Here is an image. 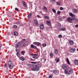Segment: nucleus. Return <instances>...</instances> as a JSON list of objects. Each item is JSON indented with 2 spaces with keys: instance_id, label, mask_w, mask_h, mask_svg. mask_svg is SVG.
Returning a JSON list of instances; mask_svg holds the SVG:
<instances>
[{
  "instance_id": "nucleus-22",
  "label": "nucleus",
  "mask_w": 78,
  "mask_h": 78,
  "mask_svg": "<svg viewBox=\"0 0 78 78\" xmlns=\"http://www.w3.org/2000/svg\"><path fill=\"white\" fill-rule=\"evenodd\" d=\"M66 61H67V62L68 63V64L69 65H70V63L68 59V58H66Z\"/></svg>"
},
{
  "instance_id": "nucleus-57",
  "label": "nucleus",
  "mask_w": 78,
  "mask_h": 78,
  "mask_svg": "<svg viewBox=\"0 0 78 78\" xmlns=\"http://www.w3.org/2000/svg\"><path fill=\"white\" fill-rule=\"evenodd\" d=\"M76 51H78V48L77 49Z\"/></svg>"
},
{
  "instance_id": "nucleus-46",
  "label": "nucleus",
  "mask_w": 78,
  "mask_h": 78,
  "mask_svg": "<svg viewBox=\"0 0 78 78\" xmlns=\"http://www.w3.org/2000/svg\"><path fill=\"white\" fill-rule=\"evenodd\" d=\"M56 3L58 5H60V3L59 2H56Z\"/></svg>"
},
{
  "instance_id": "nucleus-4",
  "label": "nucleus",
  "mask_w": 78,
  "mask_h": 78,
  "mask_svg": "<svg viewBox=\"0 0 78 78\" xmlns=\"http://www.w3.org/2000/svg\"><path fill=\"white\" fill-rule=\"evenodd\" d=\"M69 51L70 52L73 53L76 51V49L75 48H71L69 49Z\"/></svg>"
},
{
  "instance_id": "nucleus-16",
  "label": "nucleus",
  "mask_w": 78,
  "mask_h": 78,
  "mask_svg": "<svg viewBox=\"0 0 78 78\" xmlns=\"http://www.w3.org/2000/svg\"><path fill=\"white\" fill-rule=\"evenodd\" d=\"M40 28L41 30L44 29V26L43 24H41L40 26Z\"/></svg>"
},
{
  "instance_id": "nucleus-37",
  "label": "nucleus",
  "mask_w": 78,
  "mask_h": 78,
  "mask_svg": "<svg viewBox=\"0 0 78 78\" xmlns=\"http://www.w3.org/2000/svg\"><path fill=\"white\" fill-rule=\"evenodd\" d=\"M17 27V26L16 25H15L13 26V28L15 29Z\"/></svg>"
},
{
  "instance_id": "nucleus-13",
  "label": "nucleus",
  "mask_w": 78,
  "mask_h": 78,
  "mask_svg": "<svg viewBox=\"0 0 78 78\" xmlns=\"http://www.w3.org/2000/svg\"><path fill=\"white\" fill-rule=\"evenodd\" d=\"M34 22L35 24L37 26H38V21L36 20H35Z\"/></svg>"
},
{
  "instance_id": "nucleus-25",
  "label": "nucleus",
  "mask_w": 78,
  "mask_h": 78,
  "mask_svg": "<svg viewBox=\"0 0 78 78\" xmlns=\"http://www.w3.org/2000/svg\"><path fill=\"white\" fill-rule=\"evenodd\" d=\"M30 47H31V48L32 49H34V46L33 44H31Z\"/></svg>"
},
{
  "instance_id": "nucleus-6",
  "label": "nucleus",
  "mask_w": 78,
  "mask_h": 78,
  "mask_svg": "<svg viewBox=\"0 0 78 78\" xmlns=\"http://www.w3.org/2000/svg\"><path fill=\"white\" fill-rule=\"evenodd\" d=\"M28 42L27 41H25L24 42V44H23V47H26V46H27L28 45Z\"/></svg>"
},
{
  "instance_id": "nucleus-18",
  "label": "nucleus",
  "mask_w": 78,
  "mask_h": 78,
  "mask_svg": "<svg viewBox=\"0 0 78 78\" xmlns=\"http://www.w3.org/2000/svg\"><path fill=\"white\" fill-rule=\"evenodd\" d=\"M32 58L34 59H38L39 58L38 56H33Z\"/></svg>"
},
{
  "instance_id": "nucleus-8",
  "label": "nucleus",
  "mask_w": 78,
  "mask_h": 78,
  "mask_svg": "<svg viewBox=\"0 0 78 78\" xmlns=\"http://www.w3.org/2000/svg\"><path fill=\"white\" fill-rule=\"evenodd\" d=\"M33 44L39 46L41 44V43L39 42H34Z\"/></svg>"
},
{
  "instance_id": "nucleus-11",
  "label": "nucleus",
  "mask_w": 78,
  "mask_h": 78,
  "mask_svg": "<svg viewBox=\"0 0 78 78\" xmlns=\"http://www.w3.org/2000/svg\"><path fill=\"white\" fill-rule=\"evenodd\" d=\"M73 73V72L72 69H71L69 71V73H68V74L69 75L72 74Z\"/></svg>"
},
{
  "instance_id": "nucleus-40",
  "label": "nucleus",
  "mask_w": 78,
  "mask_h": 78,
  "mask_svg": "<svg viewBox=\"0 0 78 78\" xmlns=\"http://www.w3.org/2000/svg\"><path fill=\"white\" fill-rule=\"evenodd\" d=\"M25 54V52L23 51H21V54H22V55H24Z\"/></svg>"
},
{
  "instance_id": "nucleus-3",
  "label": "nucleus",
  "mask_w": 78,
  "mask_h": 78,
  "mask_svg": "<svg viewBox=\"0 0 78 78\" xmlns=\"http://www.w3.org/2000/svg\"><path fill=\"white\" fill-rule=\"evenodd\" d=\"M66 21L69 23H72L73 21V18H71L69 17H68L66 19Z\"/></svg>"
},
{
  "instance_id": "nucleus-7",
  "label": "nucleus",
  "mask_w": 78,
  "mask_h": 78,
  "mask_svg": "<svg viewBox=\"0 0 78 78\" xmlns=\"http://www.w3.org/2000/svg\"><path fill=\"white\" fill-rule=\"evenodd\" d=\"M46 23L48 26H51V21L47 20Z\"/></svg>"
},
{
  "instance_id": "nucleus-9",
  "label": "nucleus",
  "mask_w": 78,
  "mask_h": 78,
  "mask_svg": "<svg viewBox=\"0 0 78 78\" xmlns=\"http://www.w3.org/2000/svg\"><path fill=\"white\" fill-rule=\"evenodd\" d=\"M59 30L60 31H66V28L65 27L60 28H59Z\"/></svg>"
},
{
  "instance_id": "nucleus-21",
  "label": "nucleus",
  "mask_w": 78,
  "mask_h": 78,
  "mask_svg": "<svg viewBox=\"0 0 78 78\" xmlns=\"http://www.w3.org/2000/svg\"><path fill=\"white\" fill-rule=\"evenodd\" d=\"M44 8L43 9L45 10V11L46 12H48L47 8L46 7H45V6H44Z\"/></svg>"
},
{
  "instance_id": "nucleus-53",
  "label": "nucleus",
  "mask_w": 78,
  "mask_h": 78,
  "mask_svg": "<svg viewBox=\"0 0 78 78\" xmlns=\"http://www.w3.org/2000/svg\"><path fill=\"white\" fill-rule=\"evenodd\" d=\"M37 48V47L36 46H34V49H36Z\"/></svg>"
},
{
  "instance_id": "nucleus-42",
  "label": "nucleus",
  "mask_w": 78,
  "mask_h": 78,
  "mask_svg": "<svg viewBox=\"0 0 78 78\" xmlns=\"http://www.w3.org/2000/svg\"><path fill=\"white\" fill-rule=\"evenodd\" d=\"M60 10H63V7H60Z\"/></svg>"
},
{
  "instance_id": "nucleus-27",
  "label": "nucleus",
  "mask_w": 78,
  "mask_h": 78,
  "mask_svg": "<svg viewBox=\"0 0 78 78\" xmlns=\"http://www.w3.org/2000/svg\"><path fill=\"white\" fill-rule=\"evenodd\" d=\"M69 15L72 17H73L75 16V15L72 13H69Z\"/></svg>"
},
{
  "instance_id": "nucleus-34",
  "label": "nucleus",
  "mask_w": 78,
  "mask_h": 78,
  "mask_svg": "<svg viewBox=\"0 0 78 78\" xmlns=\"http://www.w3.org/2000/svg\"><path fill=\"white\" fill-rule=\"evenodd\" d=\"M52 9V12L54 13H55L56 12V10L55 9Z\"/></svg>"
},
{
  "instance_id": "nucleus-1",
  "label": "nucleus",
  "mask_w": 78,
  "mask_h": 78,
  "mask_svg": "<svg viewBox=\"0 0 78 78\" xmlns=\"http://www.w3.org/2000/svg\"><path fill=\"white\" fill-rule=\"evenodd\" d=\"M41 66L39 64L36 65H35V68L32 69L31 70L34 71H38L39 70V68L38 67H40Z\"/></svg>"
},
{
  "instance_id": "nucleus-51",
  "label": "nucleus",
  "mask_w": 78,
  "mask_h": 78,
  "mask_svg": "<svg viewBox=\"0 0 78 78\" xmlns=\"http://www.w3.org/2000/svg\"><path fill=\"white\" fill-rule=\"evenodd\" d=\"M28 66L29 67H31L32 66V64H29L28 65Z\"/></svg>"
},
{
  "instance_id": "nucleus-35",
  "label": "nucleus",
  "mask_w": 78,
  "mask_h": 78,
  "mask_svg": "<svg viewBox=\"0 0 78 78\" xmlns=\"http://www.w3.org/2000/svg\"><path fill=\"white\" fill-rule=\"evenodd\" d=\"M61 13V11H57V14H58V15H59Z\"/></svg>"
},
{
  "instance_id": "nucleus-59",
  "label": "nucleus",
  "mask_w": 78,
  "mask_h": 78,
  "mask_svg": "<svg viewBox=\"0 0 78 78\" xmlns=\"http://www.w3.org/2000/svg\"><path fill=\"white\" fill-rule=\"evenodd\" d=\"M10 78H12V77H10Z\"/></svg>"
},
{
  "instance_id": "nucleus-10",
  "label": "nucleus",
  "mask_w": 78,
  "mask_h": 78,
  "mask_svg": "<svg viewBox=\"0 0 78 78\" xmlns=\"http://www.w3.org/2000/svg\"><path fill=\"white\" fill-rule=\"evenodd\" d=\"M20 42H19L18 43L16 44V46H15V48H16V49H17L18 47L20 46Z\"/></svg>"
},
{
  "instance_id": "nucleus-44",
  "label": "nucleus",
  "mask_w": 78,
  "mask_h": 78,
  "mask_svg": "<svg viewBox=\"0 0 78 78\" xmlns=\"http://www.w3.org/2000/svg\"><path fill=\"white\" fill-rule=\"evenodd\" d=\"M58 27H61V24L60 23H58Z\"/></svg>"
},
{
  "instance_id": "nucleus-38",
  "label": "nucleus",
  "mask_w": 78,
  "mask_h": 78,
  "mask_svg": "<svg viewBox=\"0 0 78 78\" xmlns=\"http://www.w3.org/2000/svg\"><path fill=\"white\" fill-rule=\"evenodd\" d=\"M52 75H50L48 76V78H52Z\"/></svg>"
},
{
  "instance_id": "nucleus-29",
  "label": "nucleus",
  "mask_w": 78,
  "mask_h": 78,
  "mask_svg": "<svg viewBox=\"0 0 78 78\" xmlns=\"http://www.w3.org/2000/svg\"><path fill=\"white\" fill-rule=\"evenodd\" d=\"M57 72V71L56 70H54L53 73L54 74H56Z\"/></svg>"
},
{
  "instance_id": "nucleus-43",
  "label": "nucleus",
  "mask_w": 78,
  "mask_h": 78,
  "mask_svg": "<svg viewBox=\"0 0 78 78\" xmlns=\"http://www.w3.org/2000/svg\"><path fill=\"white\" fill-rule=\"evenodd\" d=\"M31 55L33 56H38V55L37 54H32V55Z\"/></svg>"
},
{
  "instance_id": "nucleus-2",
  "label": "nucleus",
  "mask_w": 78,
  "mask_h": 78,
  "mask_svg": "<svg viewBox=\"0 0 78 78\" xmlns=\"http://www.w3.org/2000/svg\"><path fill=\"white\" fill-rule=\"evenodd\" d=\"M8 66H9V67L10 69H12L14 66V65L12 62L11 61H9L8 62Z\"/></svg>"
},
{
  "instance_id": "nucleus-33",
  "label": "nucleus",
  "mask_w": 78,
  "mask_h": 78,
  "mask_svg": "<svg viewBox=\"0 0 78 78\" xmlns=\"http://www.w3.org/2000/svg\"><path fill=\"white\" fill-rule=\"evenodd\" d=\"M58 37L59 38H62V35L61 34H59L58 35Z\"/></svg>"
},
{
  "instance_id": "nucleus-55",
  "label": "nucleus",
  "mask_w": 78,
  "mask_h": 78,
  "mask_svg": "<svg viewBox=\"0 0 78 78\" xmlns=\"http://www.w3.org/2000/svg\"><path fill=\"white\" fill-rule=\"evenodd\" d=\"M51 2H53L55 1V0H51Z\"/></svg>"
},
{
  "instance_id": "nucleus-12",
  "label": "nucleus",
  "mask_w": 78,
  "mask_h": 78,
  "mask_svg": "<svg viewBox=\"0 0 78 78\" xmlns=\"http://www.w3.org/2000/svg\"><path fill=\"white\" fill-rule=\"evenodd\" d=\"M23 5L25 8L27 7V4L25 2L23 1Z\"/></svg>"
},
{
  "instance_id": "nucleus-41",
  "label": "nucleus",
  "mask_w": 78,
  "mask_h": 78,
  "mask_svg": "<svg viewBox=\"0 0 78 78\" xmlns=\"http://www.w3.org/2000/svg\"><path fill=\"white\" fill-rule=\"evenodd\" d=\"M42 46L43 47H46V44H42Z\"/></svg>"
},
{
  "instance_id": "nucleus-58",
  "label": "nucleus",
  "mask_w": 78,
  "mask_h": 78,
  "mask_svg": "<svg viewBox=\"0 0 78 78\" xmlns=\"http://www.w3.org/2000/svg\"><path fill=\"white\" fill-rule=\"evenodd\" d=\"M48 29H49V28H48Z\"/></svg>"
},
{
  "instance_id": "nucleus-47",
  "label": "nucleus",
  "mask_w": 78,
  "mask_h": 78,
  "mask_svg": "<svg viewBox=\"0 0 78 78\" xmlns=\"http://www.w3.org/2000/svg\"><path fill=\"white\" fill-rule=\"evenodd\" d=\"M50 55L51 57H52L53 55V54L52 53L50 54Z\"/></svg>"
},
{
  "instance_id": "nucleus-31",
  "label": "nucleus",
  "mask_w": 78,
  "mask_h": 78,
  "mask_svg": "<svg viewBox=\"0 0 78 78\" xmlns=\"http://www.w3.org/2000/svg\"><path fill=\"white\" fill-rule=\"evenodd\" d=\"M44 18L45 19H47V20H48L49 17L47 16H46L44 17Z\"/></svg>"
},
{
  "instance_id": "nucleus-60",
  "label": "nucleus",
  "mask_w": 78,
  "mask_h": 78,
  "mask_svg": "<svg viewBox=\"0 0 78 78\" xmlns=\"http://www.w3.org/2000/svg\"><path fill=\"white\" fill-rule=\"evenodd\" d=\"M31 60H32V59H31Z\"/></svg>"
},
{
  "instance_id": "nucleus-56",
  "label": "nucleus",
  "mask_w": 78,
  "mask_h": 78,
  "mask_svg": "<svg viewBox=\"0 0 78 78\" xmlns=\"http://www.w3.org/2000/svg\"><path fill=\"white\" fill-rule=\"evenodd\" d=\"M18 51V50L17 49H15V51H16V52H17Z\"/></svg>"
},
{
  "instance_id": "nucleus-17",
  "label": "nucleus",
  "mask_w": 78,
  "mask_h": 78,
  "mask_svg": "<svg viewBox=\"0 0 78 78\" xmlns=\"http://www.w3.org/2000/svg\"><path fill=\"white\" fill-rule=\"evenodd\" d=\"M74 63H75V65H78V60H75L74 61Z\"/></svg>"
},
{
  "instance_id": "nucleus-20",
  "label": "nucleus",
  "mask_w": 78,
  "mask_h": 78,
  "mask_svg": "<svg viewBox=\"0 0 78 78\" xmlns=\"http://www.w3.org/2000/svg\"><path fill=\"white\" fill-rule=\"evenodd\" d=\"M32 14L31 13H30L29 14V15L27 16V17L28 18H30L31 17Z\"/></svg>"
},
{
  "instance_id": "nucleus-32",
  "label": "nucleus",
  "mask_w": 78,
  "mask_h": 78,
  "mask_svg": "<svg viewBox=\"0 0 78 78\" xmlns=\"http://www.w3.org/2000/svg\"><path fill=\"white\" fill-rule=\"evenodd\" d=\"M16 56H17L18 57H20V54L18 52H16Z\"/></svg>"
},
{
  "instance_id": "nucleus-15",
  "label": "nucleus",
  "mask_w": 78,
  "mask_h": 78,
  "mask_svg": "<svg viewBox=\"0 0 78 78\" xmlns=\"http://www.w3.org/2000/svg\"><path fill=\"white\" fill-rule=\"evenodd\" d=\"M69 42L71 45H72L73 44L74 42L72 40L69 41Z\"/></svg>"
},
{
  "instance_id": "nucleus-24",
  "label": "nucleus",
  "mask_w": 78,
  "mask_h": 78,
  "mask_svg": "<svg viewBox=\"0 0 78 78\" xmlns=\"http://www.w3.org/2000/svg\"><path fill=\"white\" fill-rule=\"evenodd\" d=\"M14 34L15 35V36H18V33L17 32H14Z\"/></svg>"
},
{
  "instance_id": "nucleus-26",
  "label": "nucleus",
  "mask_w": 78,
  "mask_h": 78,
  "mask_svg": "<svg viewBox=\"0 0 78 78\" xmlns=\"http://www.w3.org/2000/svg\"><path fill=\"white\" fill-rule=\"evenodd\" d=\"M55 55H56L58 53V50L57 49H56L55 51Z\"/></svg>"
},
{
  "instance_id": "nucleus-19",
  "label": "nucleus",
  "mask_w": 78,
  "mask_h": 78,
  "mask_svg": "<svg viewBox=\"0 0 78 78\" xmlns=\"http://www.w3.org/2000/svg\"><path fill=\"white\" fill-rule=\"evenodd\" d=\"M73 20H74L75 22H78V19L76 18L75 17L73 18Z\"/></svg>"
},
{
  "instance_id": "nucleus-39",
  "label": "nucleus",
  "mask_w": 78,
  "mask_h": 78,
  "mask_svg": "<svg viewBox=\"0 0 78 78\" xmlns=\"http://www.w3.org/2000/svg\"><path fill=\"white\" fill-rule=\"evenodd\" d=\"M26 41V39H23L22 40V42H24Z\"/></svg>"
},
{
  "instance_id": "nucleus-50",
  "label": "nucleus",
  "mask_w": 78,
  "mask_h": 78,
  "mask_svg": "<svg viewBox=\"0 0 78 78\" xmlns=\"http://www.w3.org/2000/svg\"><path fill=\"white\" fill-rule=\"evenodd\" d=\"M37 17H38V18H40V15H37Z\"/></svg>"
},
{
  "instance_id": "nucleus-52",
  "label": "nucleus",
  "mask_w": 78,
  "mask_h": 78,
  "mask_svg": "<svg viewBox=\"0 0 78 78\" xmlns=\"http://www.w3.org/2000/svg\"><path fill=\"white\" fill-rule=\"evenodd\" d=\"M40 13L41 14V15H42L43 14V13L41 11H40Z\"/></svg>"
},
{
  "instance_id": "nucleus-5",
  "label": "nucleus",
  "mask_w": 78,
  "mask_h": 78,
  "mask_svg": "<svg viewBox=\"0 0 78 78\" xmlns=\"http://www.w3.org/2000/svg\"><path fill=\"white\" fill-rule=\"evenodd\" d=\"M67 66L65 64H64L62 65V68L64 70L66 69H67Z\"/></svg>"
},
{
  "instance_id": "nucleus-45",
  "label": "nucleus",
  "mask_w": 78,
  "mask_h": 78,
  "mask_svg": "<svg viewBox=\"0 0 78 78\" xmlns=\"http://www.w3.org/2000/svg\"><path fill=\"white\" fill-rule=\"evenodd\" d=\"M4 67H5V68L7 67V65L6 64H4Z\"/></svg>"
},
{
  "instance_id": "nucleus-28",
  "label": "nucleus",
  "mask_w": 78,
  "mask_h": 78,
  "mask_svg": "<svg viewBox=\"0 0 78 78\" xmlns=\"http://www.w3.org/2000/svg\"><path fill=\"white\" fill-rule=\"evenodd\" d=\"M20 60H21L22 61H23L25 60V59L23 58H22V57H20Z\"/></svg>"
},
{
  "instance_id": "nucleus-54",
  "label": "nucleus",
  "mask_w": 78,
  "mask_h": 78,
  "mask_svg": "<svg viewBox=\"0 0 78 78\" xmlns=\"http://www.w3.org/2000/svg\"><path fill=\"white\" fill-rule=\"evenodd\" d=\"M31 63H32V64H36V63L35 62H32Z\"/></svg>"
},
{
  "instance_id": "nucleus-23",
  "label": "nucleus",
  "mask_w": 78,
  "mask_h": 78,
  "mask_svg": "<svg viewBox=\"0 0 78 78\" xmlns=\"http://www.w3.org/2000/svg\"><path fill=\"white\" fill-rule=\"evenodd\" d=\"M64 73L66 74H67L69 73L68 72L66 69H64Z\"/></svg>"
},
{
  "instance_id": "nucleus-30",
  "label": "nucleus",
  "mask_w": 78,
  "mask_h": 78,
  "mask_svg": "<svg viewBox=\"0 0 78 78\" xmlns=\"http://www.w3.org/2000/svg\"><path fill=\"white\" fill-rule=\"evenodd\" d=\"M62 18H61L59 17L58 18V20L59 21H62Z\"/></svg>"
},
{
  "instance_id": "nucleus-49",
  "label": "nucleus",
  "mask_w": 78,
  "mask_h": 78,
  "mask_svg": "<svg viewBox=\"0 0 78 78\" xmlns=\"http://www.w3.org/2000/svg\"><path fill=\"white\" fill-rule=\"evenodd\" d=\"M75 27L76 28H78V24H76L75 25Z\"/></svg>"
},
{
  "instance_id": "nucleus-48",
  "label": "nucleus",
  "mask_w": 78,
  "mask_h": 78,
  "mask_svg": "<svg viewBox=\"0 0 78 78\" xmlns=\"http://www.w3.org/2000/svg\"><path fill=\"white\" fill-rule=\"evenodd\" d=\"M15 10L17 11H19V9L17 8H15Z\"/></svg>"
},
{
  "instance_id": "nucleus-14",
  "label": "nucleus",
  "mask_w": 78,
  "mask_h": 78,
  "mask_svg": "<svg viewBox=\"0 0 78 78\" xmlns=\"http://www.w3.org/2000/svg\"><path fill=\"white\" fill-rule=\"evenodd\" d=\"M72 11L74 13H76L77 12V9H73L72 10Z\"/></svg>"
},
{
  "instance_id": "nucleus-36",
  "label": "nucleus",
  "mask_w": 78,
  "mask_h": 78,
  "mask_svg": "<svg viewBox=\"0 0 78 78\" xmlns=\"http://www.w3.org/2000/svg\"><path fill=\"white\" fill-rule=\"evenodd\" d=\"M60 59H56V63H58L59 62Z\"/></svg>"
},
{
  "instance_id": "nucleus-61",
  "label": "nucleus",
  "mask_w": 78,
  "mask_h": 78,
  "mask_svg": "<svg viewBox=\"0 0 78 78\" xmlns=\"http://www.w3.org/2000/svg\"><path fill=\"white\" fill-rule=\"evenodd\" d=\"M36 50H37V48H36Z\"/></svg>"
}]
</instances>
